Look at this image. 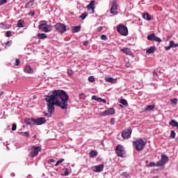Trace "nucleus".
<instances>
[{
	"label": "nucleus",
	"instance_id": "f257e3e1",
	"mask_svg": "<svg viewBox=\"0 0 178 178\" xmlns=\"http://www.w3.org/2000/svg\"><path fill=\"white\" fill-rule=\"evenodd\" d=\"M44 101L47 102V109L50 113L55 112V105L62 109H67V101L69 96L62 90H54L51 91V95H45Z\"/></svg>",
	"mask_w": 178,
	"mask_h": 178
},
{
	"label": "nucleus",
	"instance_id": "f03ea898",
	"mask_svg": "<svg viewBox=\"0 0 178 178\" xmlns=\"http://www.w3.org/2000/svg\"><path fill=\"white\" fill-rule=\"evenodd\" d=\"M145 145H147V142H145L141 138L133 141V147L138 152L143 151Z\"/></svg>",
	"mask_w": 178,
	"mask_h": 178
},
{
	"label": "nucleus",
	"instance_id": "7ed1b4c3",
	"mask_svg": "<svg viewBox=\"0 0 178 178\" xmlns=\"http://www.w3.org/2000/svg\"><path fill=\"white\" fill-rule=\"evenodd\" d=\"M39 30L44 31V33H49L52 30V26L47 24V21L42 20L38 26Z\"/></svg>",
	"mask_w": 178,
	"mask_h": 178
},
{
	"label": "nucleus",
	"instance_id": "20e7f679",
	"mask_svg": "<svg viewBox=\"0 0 178 178\" xmlns=\"http://www.w3.org/2000/svg\"><path fill=\"white\" fill-rule=\"evenodd\" d=\"M115 154L120 158H124V156H126V150H124V147L122 145H118L115 147Z\"/></svg>",
	"mask_w": 178,
	"mask_h": 178
},
{
	"label": "nucleus",
	"instance_id": "39448f33",
	"mask_svg": "<svg viewBox=\"0 0 178 178\" xmlns=\"http://www.w3.org/2000/svg\"><path fill=\"white\" fill-rule=\"evenodd\" d=\"M54 27L56 31H57V33H60V34H63V33L67 31V29H66V25L60 22L56 24Z\"/></svg>",
	"mask_w": 178,
	"mask_h": 178
},
{
	"label": "nucleus",
	"instance_id": "423d86ee",
	"mask_svg": "<svg viewBox=\"0 0 178 178\" xmlns=\"http://www.w3.org/2000/svg\"><path fill=\"white\" fill-rule=\"evenodd\" d=\"M117 31L121 35H127L129 34V29H127V26L122 24H120L117 26Z\"/></svg>",
	"mask_w": 178,
	"mask_h": 178
},
{
	"label": "nucleus",
	"instance_id": "0eeeda50",
	"mask_svg": "<svg viewBox=\"0 0 178 178\" xmlns=\"http://www.w3.org/2000/svg\"><path fill=\"white\" fill-rule=\"evenodd\" d=\"M29 151V156L35 158L38 155L39 152H41V146H32Z\"/></svg>",
	"mask_w": 178,
	"mask_h": 178
},
{
	"label": "nucleus",
	"instance_id": "6e6552de",
	"mask_svg": "<svg viewBox=\"0 0 178 178\" xmlns=\"http://www.w3.org/2000/svg\"><path fill=\"white\" fill-rule=\"evenodd\" d=\"M115 108H109L108 109L100 113V116H111V115H115Z\"/></svg>",
	"mask_w": 178,
	"mask_h": 178
},
{
	"label": "nucleus",
	"instance_id": "1a4fd4ad",
	"mask_svg": "<svg viewBox=\"0 0 178 178\" xmlns=\"http://www.w3.org/2000/svg\"><path fill=\"white\" fill-rule=\"evenodd\" d=\"M132 131H133V130L131 129V127L128 128L127 129H125L122 133V138H124L125 140H127V138H130V137H131V132Z\"/></svg>",
	"mask_w": 178,
	"mask_h": 178
},
{
	"label": "nucleus",
	"instance_id": "9d476101",
	"mask_svg": "<svg viewBox=\"0 0 178 178\" xmlns=\"http://www.w3.org/2000/svg\"><path fill=\"white\" fill-rule=\"evenodd\" d=\"M110 13H111V15H113L114 16H116V15H118V5H116L115 1H113L111 3V8L110 9Z\"/></svg>",
	"mask_w": 178,
	"mask_h": 178
},
{
	"label": "nucleus",
	"instance_id": "9b49d317",
	"mask_svg": "<svg viewBox=\"0 0 178 178\" xmlns=\"http://www.w3.org/2000/svg\"><path fill=\"white\" fill-rule=\"evenodd\" d=\"M169 162V157L166 156V154H163L161 156V159L160 161H158L157 165L159 166H163L165 163H168Z\"/></svg>",
	"mask_w": 178,
	"mask_h": 178
},
{
	"label": "nucleus",
	"instance_id": "f8f14e48",
	"mask_svg": "<svg viewBox=\"0 0 178 178\" xmlns=\"http://www.w3.org/2000/svg\"><path fill=\"white\" fill-rule=\"evenodd\" d=\"M147 40H149V41H155L156 42H162V39L155 35V33L147 35Z\"/></svg>",
	"mask_w": 178,
	"mask_h": 178
},
{
	"label": "nucleus",
	"instance_id": "ddd939ff",
	"mask_svg": "<svg viewBox=\"0 0 178 178\" xmlns=\"http://www.w3.org/2000/svg\"><path fill=\"white\" fill-rule=\"evenodd\" d=\"M47 123V120L44 117H41L37 119H35V125L41 126V124H44Z\"/></svg>",
	"mask_w": 178,
	"mask_h": 178
},
{
	"label": "nucleus",
	"instance_id": "4468645a",
	"mask_svg": "<svg viewBox=\"0 0 178 178\" xmlns=\"http://www.w3.org/2000/svg\"><path fill=\"white\" fill-rule=\"evenodd\" d=\"M24 123H26V125L33 127V126H35V118H25Z\"/></svg>",
	"mask_w": 178,
	"mask_h": 178
},
{
	"label": "nucleus",
	"instance_id": "2eb2a0df",
	"mask_svg": "<svg viewBox=\"0 0 178 178\" xmlns=\"http://www.w3.org/2000/svg\"><path fill=\"white\" fill-rule=\"evenodd\" d=\"M104 164H100L99 165H95L92 167L91 169L92 170H93V172H101L104 170Z\"/></svg>",
	"mask_w": 178,
	"mask_h": 178
},
{
	"label": "nucleus",
	"instance_id": "dca6fc26",
	"mask_svg": "<svg viewBox=\"0 0 178 178\" xmlns=\"http://www.w3.org/2000/svg\"><path fill=\"white\" fill-rule=\"evenodd\" d=\"M94 5H95V1L92 0L86 6V9H88V10H90L91 13H94Z\"/></svg>",
	"mask_w": 178,
	"mask_h": 178
},
{
	"label": "nucleus",
	"instance_id": "f3484780",
	"mask_svg": "<svg viewBox=\"0 0 178 178\" xmlns=\"http://www.w3.org/2000/svg\"><path fill=\"white\" fill-rule=\"evenodd\" d=\"M142 17L144 19V20H147V22H150V20H152V17L148 13H143L142 14Z\"/></svg>",
	"mask_w": 178,
	"mask_h": 178
},
{
	"label": "nucleus",
	"instance_id": "a211bd4d",
	"mask_svg": "<svg viewBox=\"0 0 178 178\" xmlns=\"http://www.w3.org/2000/svg\"><path fill=\"white\" fill-rule=\"evenodd\" d=\"M24 72H25V73H29V74H31L34 73V70H33V68H31L30 67V65L25 66V67L24 69Z\"/></svg>",
	"mask_w": 178,
	"mask_h": 178
},
{
	"label": "nucleus",
	"instance_id": "6ab92c4d",
	"mask_svg": "<svg viewBox=\"0 0 178 178\" xmlns=\"http://www.w3.org/2000/svg\"><path fill=\"white\" fill-rule=\"evenodd\" d=\"M155 109V106L154 105H148L147 107L143 110V113L145 112H149L151 111H154Z\"/></svg>",
	"mask_w": 178,
	"mask_h": 178
},
{
	"label": "nucleus",
	"instance_id": "aec40b11",
	"mask_svg": "<svg viewBox=\"0 0 178 178\" xmlns=\"http://www.w3.org/2000/svg\"><path fill=\"white\" fill-rule=\"evenodd\" d=\"M121 52H123V54H125L126 55H131V50L127 47L121 49Z\"/></svg>",
	"mask_w": 178,
	"mask_h": 178
},
{
	"label": "nucleus",
	"instance_id": "412c9836",
	"mask_svg": "<svg viewBox=\"0 0 178 178\" xmlns=\"http://www.w3.org/2000/svg\"><path fill=\"white\" fill-rule=\"evenodd\" d=\"M35 3V0H30L25 5V9H29L31 8Z\"/></svg>",
	"mask_w": 178,
	"mask_h": 178
},
{
	"label": "nucleus",
	"instance_id": "4be33fe9",
	"mask_svg": "<svg viewBox=\"0 0 178 178\" xmlns=\"http://www.w3.org/2000/svg\"><path fill=\"white\" fill-rule=\"evenodd\" d=\"M104 80L107 83H116V81H118V79L108 76L105 77Z\"/></svg>",
	"mask_w": 178,
	"mask_h": 178
},
{
	"label": "nucleus",
	"instance_id": "5701e85b",
	"mask_svg": "<svg viewBox=\"0 0 178 178\" xmlns=\"http://www.w3.org/2000/svg\"><path fill=\"white\" fill-rule=\"evenodd\" d=\"M47 37H48V35L45 33H38L37 34V38H38V40H45V38H47Z\"/></svg>",
	"mask_w": 178,
	"mask_h": 178
},
{
	"label": "nucleus",
	"instance_id": "b1692460",
	"mask_svg": "<svg viewBox=\"0 0 178 178\" xmlns=\"http://www.w3.org/2000/svg\"><path fill=\"white\" fill-rule=\"evenodd\" d=\"M155 51H156V47H155V46H152L150 47L149 49H148L147 51H146V54H154V52H155Z\"/></svg>",
	"mask_w": 178,
	"mask_h": 178
},
{
	"label": "nucleus",
	"instance_id": "393cba45",
	"mask_svg": "<svg viewBox=\"0 0 178 178\" xmlns=\"http://www.w3.org/2000/svg\"><path fill=\"white\" fill-rule=\"evenodd\" d=\"M170 126H172V127H177V129H178V122L175 120H172L170 122H169Z\"/></svg>",
	"mask_w": 178,
	"mask_h": 178
},
{
	"label": "nucleus",
	"instance_id": "a878e982",
	"mask_svg": "<svg viewBox=\"0 0 178 178\" xmlns=\"http://www.w3.org/2000/svg\"><path fill=\"white\" fill-rule=\"evenodd\" d=\"M89 155L90 158H94L98 156V152L97 150H92L89 153Z\"/></svg>",
	"mask_w": 178,
	"mask_h": 178
},
{
	"label": "nucleus",
	"instance_id": "bb28decb",
	"mask_svg": "<svg viewBox=\"0 0 178 178\" xmlns=\"http://www.w3.org/2000/svg\"><path fill=\"white\" fill-rule=\"evenodd\" d=\"M81 30V26H74L72 29V33H79Z\"/></svg>",
	"mask_w": 178,
	"mask_h": 178
},
{
	"label": "nucleus",
	"instance_id": "cd10ccee",
	"mask_svg": "<svg viewBox=\"0 0 178 178\" xmlns=\"http://www.w3.org/2000/svg\"><path fill=\"white\" fill-rule=\"evenodd\" d=\"M17 27H24V21L19 19L17 22Z\"/></svg>",
	"mask_w": 178,
	"mask_h": 178
},
{
	"label": "nucleus",
	"instance_id": "c85d7f7f",
	"mask_svg": "<svg viewBox=\"0 0 178 178\" xmlns=\"http://www.w3.org/2000/svg\"><path fill=\"white\" fill-rule=\"evenodd\" d=\"M120 102L122 104V105H124V106H128L129 103H127V100L125 99H121Z\"/></svg>",
	"mask_w": 178,
	"mask_h": 178
},
{
	"label": "nucleus",
	"instance_id": "c756f323",
	"mask_svg": "<svg viewBox=\"0 0 178 178\" xmlns=\"http://www.w3.org/2000/svg\"><path fill=\"white\" fill-rule=\"evenodd\" d=\"M154 166H157L159 167L161 165H158V162L156 163H155V162H150L148 165H147V168H152Z\"/></svg>",
	"mask_w": 178,
	"mask_h": 178
},
{
	"label": "nucleus",
	"instance_id": "7c9ffc66",
	"mask_svg": "<svg viewBox=\"0 0 178 178\" xmlns=\"http://www.w3.org/2000/svg\"><path fill=\"white\" fill-rule=\"evenodd\" d=\"M87 16H88V13H83L79 16V19L84 20V19H86V17H87Z\"/></svg>",
	"mask_w": 178,
	"mask_h": 178
},
{
	"label": "nucleus",
	"instance_id": "2f4dec72",
	"mask_svg": "<svg viewBox=\"0 0 178 178\" xmlns=\"http://www.w3.org/2000/svg\"><path fill=\"white\" fill-rule=\"evenodd\" d=\"M170 45L171 48H177V47H178V44H175L173 40H171L170 42Z\"/></svg>",
	"mask_w": 178,
	"mask_h": 178
},
{
	"label": "nucleus",
	"instance_id": "473e14b6",
	"mask_svg": "<svg viewBox=\"0 0 178 178\" xmlns=\"http://www.w3.org/2000/svg\"><path fill=\"white\" fill-rule=\"evenodd\" d=\"M121 176H122L123 177L129 178L130 177V173L127 172H124L121 174Z\"/></svg>",
	"mask_w": 178,
	"mask_h": 178
},
{
	"label": "nucleus",
	"instance_id": "72a5a7b5",
	"mask_svg": "<svg viewBox=\"0 0 178 178\" xmlns=\"http://www.w3.org/2000/svg\"><path fill=\"white\" fill-rule=\"evenodd\" d=\"M65 161V159H62L58 160L56 163L55 164V166H58L59 165H60V163H63Z\"/></svg>",
	"mask_w": 178,
	"mask_h": 178
},
{
	"label": "nucleus",
	"instance_id": "f704fd0d",
	"mask_svg": "<svg viewBox=\"0 0 178 178\" xmlns=\"http://www.w3.org/2000/svg\"><path fill=\"white\" fill-rule=\"evenodd\" d=\"M88 81L90 83H94V81H95V78L94 77V76H90L88 77Z\"/></svg>",
	"mask_w": 178,
	"mask_h": 178
},
{
	"label": "nucleus",
	"instance_id": "c9c22d12",
	"mask_svg": "<svg viewBox=\"0 0 178 178\" xmlns=\"http://www.w3.org/2000/svg\"><path fill=\"white\" fill-rule=\"evenodd\" d=\"M19 134H21V136H23V137H29V132L26 131V132H21L19 133Z\"/></svg>",
	"mask_w": 178,
	"mask_h": 178
},
{
	"label": "nucleus",
	"instance_id": "e433bc0d",
	"mask_svg": "<svg viewBox=\"0 0 178 178\" xmlns=\"http://www.w3.org/2000/svg\"><path fill=\"white\" fill-rule=\"evenodd\" d=\"M101 40H103V41H106L108 40V36H106V35H102Z\"/></svg>",
	"mask_w": 178,
	"mask_h": 178
},
{
	"label": "nucleus",
	"instance_id": "4c0bfd02",
	"mask_svg": "<svg viewBox=\"0 0 178 178\" xmlns=\"http://www.w3.org/2000/svg\"><path fill=\"white\" fill-rule=\"evenodd\" d=\"M67 73L70 76H73V70H70V69L67 70Z\"/></svg>",
	"mask_w": 178,
	"mask_h": 178
},
{
	"label": "nucleus",
	"instance_id": "58836bf2",
	"mask_svg": "<svg viewBox=\"0 0 178 178\" xmlns=\"http://www.w3.org/2000/svg\"><path fill=\"white\" fill-rule=\"evenodd\" d=\"M92 99H93V101H97V102H99V97H97L96 95H93L92 97Z\"/></svg>",
	"mask_w": 178,
	"mask_h": 178
},
{
	"label": "nucleus",
	"instance_id": "ea45409f",
	"mask_svg": "<svg viewBox=\"0 0 178 178\" xmlns=\"http://www.w3.org/2000/svg\"><path fill=\"white\" fill-rule=\"evenodd\" d=\"M170 137L171 138H175V137H176V132H175V131H171Z\"/></svg>",
	"mask_w": 178,
	"mask_h": 178
},
{
	"label": "nucleus",
	"instance_id": "a19ab883",
	"mask_svg": "<svg viewBox=\"0 0 178 178\" xmlns=\"http://www.w3.org/2000/svg\"><path fill=\"white\" fill-rule=\"evenodd\" d=\"M8 0H0V6H2V5H5V3H7Z\"/></svg>",
	"mask_w": 178,
	"mask_h": 178
},
{
	"label": "nucleus",
	"instance_id": "79ce46f5",
	"mask_svg": "<svg viewBox=\"0 0 178 178\" xmlns=\"http://www.w3.org/2000/svg\"><path fill=\"white\" fill-rule=\"evenodd\" d=\"M102 30H104V27L99 26L96 29V31H97V33H101V31H102Z\"/></svg>",
	"mask_w": 178,
	"mask_h": 178
},
{
	"label": "nucleus",
	"instance_id": "37998d69",
	"mask_svg": "<svg viewBox=\"0 0 178 178\" xmlns=\"http://www.w3.org/2000/svg\"><path fill=\"white\" fill-rule=\"evenodd\" d=\"M16 129H17V126L16 125V124H13L12 127V131H16Z\"/></svg>",
	"mask_w": 178,
	"mask_h": 178
},
{
	"label": "nucleus",
	"instance_id": "c03bdc74",
	"mask_svg": "<svg viewBox=\"0 0 178 178\" xmlns=\"http://www.w3.org/2000/svg\"><path fill=\"white\" fill-rule=\"evenodd\" d=\"M14 65H15V66H19V65H20V60L16 59Z\"/></svg>",
	"mask_w": 178,
	"mask_h": 178
},
{
	"label": "nucleus",
	"instance_id": "a18cd8bd",
	"mask_svg": "<svg viewBox=\"0 0 178 178\" xmlns=\"http://www.w3.org/2000/svg\"><path fill=\"white\" fill-rule=\"evenodd\" d=\"M170 102H172V104H175L176 105L177 104V99H170Z\"/></svg>",
	"mask_w": 178,
	"mask_h": 178
},
{
	"label": "nucleus",
	"instance_id": "49530a36",
	"mask_svg": "<svg viewBox=\"0 0 178 178\" xmlns=\"http://www.w3.org/2000/svg\"><path fill=\"white\" fill-rule=\"evenodd\" d=\"M10 35H12V31H8L6 33V36H7V37H10Z\"/></svg>",
	"mask_w": 178,
	"mask_h": 178
},
{
	"label": "nucleus",
	"instance_id": "de8ad7c7",
	"mask_svg": "<svg viewBox=\"0 0 178 178\" xmlns=\"http://www.w3.org/2000/svg\"><path fill=\"white\" fill-rule=\"evenodd\" d=\"M99 102H103V104H106V100H105V99H102L99 97Z\"/></svg>",
	"mask_w": 178,
	"mask_h": 178
},
{
	"label": "nucleus",
	"instance_id": "09e8293b",
	"mask_svg": "<svg viewBox=\"0 0 178 178\" xmlns=\"http://www.w3.org/2000/svg\"><path fill=\"white\" fill-rule=\"evenodd\" d=\"M115 120H116V119H115V118H112L111 119V124H115Z\"/></svg>",
	"mask_w": 178,
	"mask_h": 178
},
{
	"label": "nucleus",
	"instance_id": "8fccbe9b",
	"mask_svg": "<svg viewBox=\"0 0 178 178\" xmlns=\"http://www.w3.org/2000/svg\"><path fill=\"white\" fill-rule=\"evenodd\" d=\"M44 116H46V118H51V116H52V113H50L49 114L44 112Z\"/></svg>",
	"mask_w": 178,
	"mask_h": 178
},
{
	"label": "nucleus",
	"instance_id": "3c124183",
	"mask_svg": "<svg viewBox=\"0 0 178 178\" xmlns=\"http://www.w3.org/2000/svg\"><path fill=\"white\" fill-rule=\"evenodd\" d=\"M29 15V16H34V15H35V12H34L33 10H31Z\"/></svg>",
	"mask_w": 178,
	"mask_h": 178
},
{
	"label": "nucleus",
	"instance_id": "603ef678",
	"mask_svg": "<svg viewBox=\"0 0 178 178\" xmlns=\"http://www.w3.org/2000/svg\"><path fill=\"white\" fill-rule=\"evenodd\" d=\"M12 44V41H8L6 42V45L7 47H10V44Z\"/></svg>",
	"mask_w": 178,
	"mask_h": 178
},
{
	"label": "nucleus",
	"instance_id": "864d4df0",
	"mask_svg": "<svg viewBox=\"0 0 178 178\" xmlns=\"http://www.w3.org/2000/svg\"><path fill=\"white\" fill-rule=\"evenodd\" d=\"M170 48H172V46H170V44L169 46L165 47V50L169 51V49H170Z\"/></svg>",
	"mask_w": 178,
	"mask_h": 178
},
{
	"label": "nucleus",
	"instance_id": "5fc2aeb1",
	"mask_svg": "<svg viewBox=\"0 0 178 178\" xmlns=\"http://www.w3.org/2000/svg\"><path fill=\"white\" fill-rule=\"evenodd\" d=\"M54 162H56L54 159H49V163H54Z\"/></svg>",
	"mask_w": 178,
	"mask_h": 178
},
{
	"label": "nucleus",
	"instance_id": "6e6d98bb",
	"mask_svg": "<svg viewBox=\"0 0 178 178\" xmlns=\"http://www.w3.org/2000/svg\"><path fill=\"white\" fill-rule=\"evenodd\" d=\"M83 45H84V47H87V45H88V41H84Z\"/></svg>",
	"mask_w": 178,
	"mask_h": 178
},
{
	"label": "nucleus",
	"instance_id": "4d7b16f0",
	"mask_svg": "<svg viewBox=\"0 0 178 178\" xmlns=\"http://www.w3.org/2000/svg\"><path fill=\"white\" fill-rule=\"evenodd\" d=\"M3 92H0V97H2V95H3Z\"/></svg>",
	"mask_w": 178,
	"mask_h": 178
},
{
	"label": "nucleus",
	"instance_id": "13d9d810",
	"mask_svg": "<svg viewBox=\"0 0 178 178\" xmlns=\"http://www.w3.org/2000/svg\"><path fill=\"white\" fill-rule=\"evenodd\" d=\"M81 97H86V95L84 93H81Z\"/></svg>",
	"mask_w": 178,
	"mask_h": 178
},
{
	"label": "nucleus",
	"instance_id": "bf43d9fd",
	"mask_svg": "<svg viewBox=\"0 0 178 178\" xmlns=\"http://www.w3.org/2000/svg\"><path fill=\"white\" fill-rule=\"evenodd\" d=\"M11 176H12L13 177H15V173H14V172H12V173H11Z\"/></svg>",
	"mask_w": 178,
	"mask_h": 178
},
{
	"label": "nucleus",
	"instance_id": "052dcab7",
	"mask_svg": "<svg viewBox=\"0 0 178 178\" xmlns=\"http://www.w3.org/2000/svg\"><path fill=\"white\" fill-rule=\"evenodd\" d=\"M154 74H156V76H158V74L156 73V71H154Z\"/></svg>",
	"mask_w": 178,
	"mask_h": 178
},
{
	"label": "nucleus",
	"instance_id": "680f3d73",
	"mask_svg": "<svg viewBox=\"0 0 178 178\" xmlns=\"http://www.w3.org/2000/svg\"><path fill=\"white\" fill-rule=\"evenodd\" d=\"M67 175H69V172H65V176H67Z\"/></svg>",
	"mask_w": 178,
	"mask_h": 178
},
{
	"label": "nucleus",
	"instance_id": "e2e57ef3",
	"mask_svg": "<svg viewBox=\"0 0 178 178\" xmlns=\"http://www.w3.org/2000/svg\"><path fill=\"white\" fill-rule=\"evenodd\" d=\"M159 73H162V71H161V70H157Z\"/></svg>",
	"mask_w": 178,
	"mask_h": 178
},
{
	"label": "nucleus",
	"instance_id": "0e129e2a",
	"mask_svg": "<svg viewBox=\"0 0 178 178\" xmlns=\"http://www.w3.org/2000/svg\"><path fill=\"white\" fill-rule=\"evenodd\" d=\"M97 161H101V159H99V157H98V158L97 159Z\"/></svg>",
	"mask_w": 178,
	"mask_h": 178
},
{
	"label": "nucleus",
	"instance_id": "69168bd1",
	"mask_svg": "<svg viewBox=\"0 0 178 178\" xmlns=\"http://www.w3.org/2000/svg\"><path fill=\"white\" fill-rule=\"evenodd\" d=\"M120 108H123V106L122 104L120 105Z\"/></svg>",
	"mask_w": 178,
	"mask_h": 178
},
{
	"label": "nucleus",
	"instance_id": "338daca9",
	"mask_svg": "<svg viewBox=\"0 0 178 178\" xmlns=\"http://www.w3.org/2000/svg\"><path fill=\"white\" fill-rule=\"evenodd\" d=\"M1 24H3V23L1 22Z\"/></svg>",
	"mask_w": 178,
	"mask_h": 178
},
{
	"label": "nucleus",
	"instance_id": "774afa93",
	"mask_svg": "<svg viewBox=\"0 0 178 178\" xmlns=\"http://www.w3.org/2000/svg\"><path fill=\"white\" fill-rule=\"evenodd\" d=\"M33 137H35V135Z\"/></svg>",
	"mask_w": 178,
	"mask_h": 178
}]
</instances>
